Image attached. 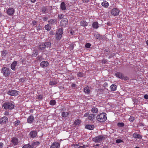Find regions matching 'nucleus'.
<instances>
[{"label": "nucleus", "mask_w": 148, "mask_h": 148, "mask_svg": "<svg viewBox=\"0 0 148 148\" xmlns=\"http://www.w3.org/2000/svg\"><path fill=\"white\" fill-rule=\"evenodd\" d=\"M106 138L107 135H100L95 137L92 139V140L95 143H99Z\"/></svg>", "instance_id": "nucleus-3"}, {"label": "nucleus", "mask_w": 148, "mask_h": 148, "mask_svg": "<svg viewBox=\"0 0 148 148\" xmlns=\"http://www.w3.org/2000/svg\"><path fill=\"white\" fill-rule=\"evenodd\" d=\"M34 147V143L31 145L27 144L24 145L22 148H33Z\"/></svg>", "instance_id": "nucleus-18"}, {"label": "nucleus", "mask_w": 148, "mask_h": 148, "mask_svg": "<svg viewBox=\"0 0 148 148\" xmlns=\"http://www.w3.org/2000/svg\"><path fill=\"white\" fill-rule=\"evenodd\" d=\"M32 2L34 3L36 1V0H30Z\"/></svg>", "instance_id": "nucleus-61"}, {"label": "nucleus", "mask_w": 148, "mask_h": 148, "mask_svg": "<svg viewBox=\"0 0 148 148\" xmlns=\"http://www.w3.org/2000/svg\"><path fill=\"white\" fill-rule=\"evenodd\" d=\"M45 48V46L44 44H42L40 45L38 49L40 50H44Z\"/></svg>", "instance_id": "nucleus-31"}, {"label": "nucleus", "mask_w": 148, "mask_h": 148, "mask_svg": "<svg viewBox=\"0 0 148 148\" xmlns=\"http://www.w3.org/2000/svg\"><path fill=\"white\" fill-rule=\"evenodd\" d=\"M91 111L94 113H97L98 112V110L97 108L96 107H93L91 109Z\"/></svg>", "instance_id": "nucleus-27"}, {"label": "nucleus", "mask_w": 148, "mask_h": 148, "mask_svg": "<svg viewBox=\"0 0 148 148\" xmlns=\"http://www.w3.org/2000/svg\"><path fill=\"white\" fill-rule=\"evenodd\" d=\"M40 144V143L39 142L37 141L35 142H34V144L36 145H38Z\"/></svg>", "instance_id": "nucleus-50"}, {"label": "nucleus", "mask_w": 148, "mask_h": 148, "mask_svg": "<svg viewBox=\"0 0 148 148\" xmlns=\"http://www.w3.org/2000/svg\"><path fill=\"white\" fill-rule=\"evenodd\" d=\"M33 55V56H36L38 55V52H37V51H34Z\"/></svg>", "instance_id": "nucleus-42"}, {"label": "nucleus", "mask_w": 148, "mask_h": 148, "mask_svg": "<svg viewBox=\"0 0 148 148\" xmlns=\"http://www.w3.org/2000/svg\"><path fill=\"white\" fill-rule=\"evenodd\" d=\"M77 75L78 76L80 77H82L83 76V74L81 72H79L78 73Z\"/></svg>", "instance_id": "nucleus-41"}, {"label": "nucleus", "mask_w": 148, "mask_h": 148, "mask_svg": "<svg viewBox=\"0 0 148 148\" xmlns=\"http://www.w3.org/2000/svg\"><path fill=\"white\" fill-rule=\"evenodd\" d=\"M124 125L123 123H117V125L119 127H123Z\"/></svg>", "instance_id": "nucleus-39"}, {"label": "nucleus", "mask_w": 148, "mask_h": 148, "mask_svg": "<svg viewBox=\"0 0 148 148\" xmlns=\"http://www.w3.org/2000/svg\"><path fill=\"white\" fill-rule=\"evenodd\" d=\"M29 135L32 138H35L37 135V132L35 131H32L30 132Z\"/></svg>", "instance_id": "nucleus-15"}, {"label": "nucleus", "mask_w": 148, "mask_h": 148, "mask_svg": "<svg viewBox=\"0 0 148 148\" xmlns=\"http://www.w3.org/2000/svg\"><path fill=\"white\" fill-rule=\"evenodd\" d=\"M45 29L47 31H49L51 29V27L49 24L45 25Z\"/></svg>", "instance_id": "nucleus-35"}, {"label": "nucleus", "mask_w": 148, "mask_h": 148, "mask_svg": "<svg viewBox=\"0 0 148 148\" xmlns=\"http://www.w3.org/2000/svg\"><path fill=\"white\" fill-rule=\"evenodd\" d=\"M81 123V121L79 119H77L75 121L73 125H74L75 126H78Z\"/></svg>", "instance_id": "nucleus-25"}, {"label": "nucleus", "mask_w": 148, "mask_h": 148, "mask_svg": "<svg viewBox=\"0 0 148 148\" xmlns=\"http://www.w3.org/2000/svg\"><path fill=\"white\" fill-rule=\"evenodd\" d=\"M93 27L95 29H97L99 27L98 23L97 22H95L92 24Z\"/></svg>", "instance_id": "nucleus-23"}, {"label": "nucleus", "mask_w": 148, "mask_h": 148, "mask_svg": "<svg viewBox=\"0 0 148 148\" xmlns=\"http://www.w3.org/2000/svg\"><path fill=\"white\" fill-rule=\"evenodd\" d=\"M17 64V62L16 61H14L11 65H16Z\"/></svg>", "instance_id": "nucleus-59"}, {"label": "nucleus", "mask_w": 148, "mask_h": 148, "mask_svg": "<svg viewBox=\"0 0 148 148\" xmlns=\"http://www.w3.org/2000/svg\"><path fill=\"white\" fill-rule=\"evenodd\" d=\"M47 10V9L46 7H45L42 8V12L44 13H46V11Z\"/></svg>", "instance_id": "nucleus-40"}, {"label": "nucleus", "mask_w": 148, "mask_h": 148, "mask_svg": "<svg viewBox=\"0 0 148 148\" xmlns=\"http://www.w3.org/2000/svg\"><path fill=\"white\" fill-rule=\"evenodd\" d=\"M108 52H109V50L108 49H106L104 51V53L106 54H108Z\"/></svg>", "instance_id": "nucleus-52"}, {"label": "nucleus", "mask_w": 148, "mask_h": 148, "mask_svg": "<svg viewBox=\"0 0 148 148\" xmlns=\"http://www.w3.org/2000/svg\"><path fill=\"white\" fill-rule=\"evenodd\" d=\"M120 12V10L117 8H114L112 9L111 11V14L113 16H118Z\"/></svg>", "instance_id": "nucleus-9"}, {"label": "nucleus", "mask_w": 148, "mask_h": 148, "mask_svg": "<svg viewBox=\"0 0 148 148\" xmlns=\"http://www.w3.org/2000/svg\"><path fill=\"white\" fill-rule=\"evenodd\" d=\"M64 17V15L63 14H60L58 15V18L59 19H61L63 18Z\"/></svg>", "instance_id": "nucleus-37"}, {"label": "nucleus", "mask_w": 148, "mask_h": 148, "mask_svg": "<svg viewBox=\"0 0 148 148\" xmlns=\"http://www.w3.org/2000/svg\"><path fill=\"white\" fill-rule=\"evenodd\" d=\"M86 147V145H83V146H80L79 147H81V148H85V147Z\"/></svg>", "instance_id": "nucleus-60"}, {"label": "nucleus", "mask_w": 148, "mask_h": 148, "mask_svg": "<svg viewBox=\"0 0 148 148\" xmlns=\"http://www.w3.org/2000/svg\"><path fill=\"white\" fill-rule=\"evenodd\" d=\"M8 119L6 116H4L0 119V124H4L6 123L8 121Z\"/></svg>", "instance_id": "nucleus-11"}, {"label": "nucleus", "mask_w": 148, "mask_h": 148, "mask_svg": "<svg viewBox=\"0 0 148 148\" xmlns=\"http://www.w3.org/2000/svg\"><path fill=\"white\" fill-rule=\"evenodd\" d=\"M58 82L57 81H51L49 82V84L52 86L55 85Z\"/></svg>", "instance_id": "nucleus-30"}, {"label": "nucleus", "mask_w": 148, "mask_h": 148, "mask_svg": "<svg viewBox=\"0 0 148 148\" xmlns=\"http://www.w3.org/2000/svg\"><path fill=\"white\" fill-rule=\"evenodd\" d=\"M14 12V10L12 8H9L7 11V13L9 15H12Z\"/></svg>", "instance_id": "nucleus-14"}, {"label": "nucleus", "mask_w": 148, "mask_h": 148, "mask_svg": "<svg viewBox=\"0 0 148 148\" xmlns=\"http://www.w3.org/2000/svg\"><path fill=\"white\" fill-rule=\"evenodd\" d=\"M38 98L40 99H41L43 98V96L41 95H38Z\"/></svg>", "instance_id": "nucleus-47"}, {"label": "nucleus", "mask_w": 148, "mask_h": 148, "mask_svg": "<svg viewBox=\"0 0 148 148\" xmlns=\"http://www.w3.org/2000/svg\"><path fill=\"white\" fill-rule=\"evenodd\" d=\"M79 146V145L77 144H75L74 145V146L77 147Z\"/></svg>", "instance_id": "nucleus-63"}, {"label": "nucleus", "mask_w": 148, "mask_h": 148, "mask_svg": "<svg viewBox=\"0 0 148 148\" xmlns=\"http://www.w3.org/2000/svg\"><path fill=\"white\" fill-rule=\"evenodd\" d=\"M63 34V30L62 29H60L57 32L56 35V38L57 40H60Z\"/></svg>", "instance_id": "nucleus-6"}, {"label": "nucleus", "mask_w": 148, "mask_h": 148, "mask_svg": "<svg viewBox=\"0 0 148 148\" xmlns=\"http://www.w3.org/2000/svg\"><path fill=\"white\" fill-rule=\"evenodd\" d=\"M98 37H99V38H101V36H100V35H98Z\"/></svg>", "instance_id": "nucleus-64"}, {"label": "nucleus", "mask_w": 148, "mask_h": 148, "mask_svg": "<svg viewBox=\"0 0 148 148\" xmlns=\"http://www.w3.org/2000/svg\"><path fill=\"white\" fill-rule=\"evenodd\" d=\"M123 142V141L121 139H117L116 141V142L117 143H119Z\"/></svg>", "instance_id": "nucleus-44"}, {"label": "nucleus", "mask_w": 148, "mask_h": 148, "mask_svg": "<svg viewBox=\"0 0 148 148\" xmlns=\"http://www.w3.org/2000/svg\"><path fill=\"white\" fill-rule=\"evenodd\" d=\"M11 142L10 144L11 146H13V145H16L18 143V140L17 138L13 137L12 138Z\"/></svg>", "instance_id": "nucleus-7"}, {"label": "nucleus", "mask_w": 148, "mask_h": 148, "mask_svg": "<svg viewBox=\"0 0 148 148\" xmlns=\"http://www.w3.org/2000/svg\"><path fill=\"white\" fill-rule=\"evenodd\" d=\"M97 120L100 122L105 121L107 119L106 114L105 113H102L97 115L96 117Z\"/></svg>", "instance_id": "nucleus-2"}, {"label": "nucleus", "mask_w": 148, "mask_h": 148, "mask_svg": "<svg viewBox=\"0 0 148 148\" xmlns=\"http://www.w3.org/2000/svg\"><path fill=\"white\" fill-rule=\"evenodd\" d=\"M44 44L45 46V48L51 46V43L49 42H46Z\"/></svg>", "instance_id": "nucleus-36"}, {"label": "nucleus", "mask_w": 148, "mask_h": 148, "mask_svg": "<svg viewBox=\"0 0 148 148\" xmlns=\"http://www.w3.org/2000/svg\"><path fill=\"white\" fill-rule=\"evenodd\" d=\"M91 88L87 86L84 88V91L86 94H89L91 92Z\"/></svg>", "instance_id": "nucleus-12"}, {"label": "nucleus", "mask_w": 148, "mask_h": 148, "mask_svg": "<svg viewBox=\"0 0 148 148\" xmlns=\"http://www.w3.org/2000/svg\"><path fill=\"white\" fill-rule=\"evenodd\" d=\"M3 144L2 143H0V148H3Z\"/></svg>", "instance_id": "nucleus-54"}, {"label": "nucleus", "mask_w": 148, "mask_h": 148, "mask_svg": "<svg viewBox=\"0 0 148 148\" xmlns=\"http://www.w3.org/2000/svg\"><path fill=\"white\" fill-rule=\"evenodd\" d=\"M71 86L72 87H74L76 86V85L75 84H73L71 85Z\"/></svg>", "instance_id": "nucleus-62"}, {"label": "nucleus", "mask_w": 148, "mask_h": 148, "mask_svg": "<svg viewBox=\"0 0 148 148\" xmlns=\"http://www.w3.org/2000/svg\"><path fill=\"white\" fill-rule=\"evenodd\" d=\"M117 86L115 84H112L110 86V88L111 91H115L116 89Z\"/></svg>", "instance_id": "nucleus-29"}, {"label": "nucleus", "mask_w": 148, "mask_h": 148, "mask_svg": "<svg viewBox=\"0 0 148 148\" xmlns=\"http://www.w3.org/2000/svg\"><path fill=\"white\" fill-rule=\"evenodd\" d=\"M89 114H89V113L88 112L86 113L84 115V117H88V116H89Z\"/></svg>", "instance_id": "nucleus-48"}, {"label": "nucleus", "mask_w": 148, "mask_h": 148, "mask_svg": "<svg viewBox=\"0 0 148 148\" xmlns=\"http://www.w3.org/2000/svg\"><path fill=\"white\" fill-rule=\"evenodd\" d=\"M133 137L135 138L141 139L142 136L139 134L136 133H134L133 134Z\"/></svg>", "instance_id": "nucleus-22"}, {"label": "nucleus", "mask_w": 148, "mask_h": 148, "mask_svg": "<svg viewBox=\"0 0 148 148\" xmlns=\"http://www.w3.org/2000/svg\"><path fill=\"white\" fill-rule=\"evenodd\" d=\"M69 114L68 112H63L62 113V116L63 117H66Z\"/></svg>", "instance_id": "nucleus-32"}, {"label": "nucleus", "mask_w": 148, "mask_h": 148, "mask_svg": "<svg viewBox=\"0 0 148 148\" xmlns=\"http://www.w3.org/2000/svg\"><path fill=\"white\" fill-rule=\"evenodd\" d=\"M91 45L89 43H87L85 45V47L87 48H89L90 47Z\"/></svg>", "instance_id": "nucleus-43"}, {"label": "nucleus", "mask_w": 148, "mask_h": 148, "mask_svg": "<svg viewBox=\"0 0 148 148\" xmlns=\"http://www.w3.org/2000/svg\"><path fill=\"white\" fill-rule=\"evenodd\" d=\"M4 115L5 116H7L9 115V112L7 110L6 111L4 112Z\"/></svg>", "instance_id": "nucleus-45"}, {"label": "nucleus", "mask_w": 148, "mask_h": 148, "mask_svg": "<svg viewBox=\"0 0 148 148\" xmlns=\"http://www.w3.org/2000/svg\"><path fill=\"white\" fill-rule=\"evenodd\" d=\"M60 8L62 10H66V4L64 2H63L61 3L60 5Z\"/></svg>", "instance_id": "nucleus-20"}, {"label": "nucleus", "mask_w": 148, "mask_h": 148, "mask_svg": "<svg viewBox=\"0 0 148 148\" xmlns=\"http://www.w3.org/2000/svg\"><path fill=\"white\" fill-rule=\"evenodd\" d=\"M34 119V117L32 115L30 116L27 119V122L28 123H31Z\"/></svg>", "instance_id": "nucleus-16"}, {"label": "nucleus", "mask_w": 148, "mask_h": 148, "mask_svg": "<svg viewBox=\"0 0 148 148\" xmlns=\"http://www.w3.org/2000/svg\"><path fill=\"white\" fill-rule=\"evenodd\" d=\"M2 70V73L4 76L7 77L9 75L10 72L9 69L4 67L3 68Z\"/></svg>", "instance_id": "nucleus-5"}, {"label": "nucleus", "mask_w": 148, "mask_h": 148, "mask_svg": "<svg viewBox=\"0 0 148 148\" xmlns=\"http://www.w3.org/2000/svg\"><path fill=\"white\" fill-rule=\"evenodd\" d=\"M117 36L119 38H121L122 37V36L121 33H118L117 34Z\"/></svg>", "instance_id": "nucleus-46"}, {"label": "nucleus", "mask_w": 148, "mask_h": 148, "mask_svg": "<svg viewBox=\"0 0 148 148\" xmlns=\"http://www.w3.org/2000/svg\"><path fill=\"white\" fill-rule=\"evenodd\" d=\"M101 5L105 8H108L109 6V3L107 1H103L101 3Z\"/></svg>", "instance_id": "nucleus-26"}, {"label": "nucleus", "mask_w": 148, "mask_h": 148, "mask_svg": "<svg viewBox=\"0 0 148 148\" xmlns=\"http://www.w3.org/2000/svg\"><path fill=\"white\" fill-rule=\"evenodd\" d=\"M32 24L33 25V26L36 25L37 24V22H33L32 23Z\"/></svg>", "instance_id": "nucleus-57"}, {"label": "nucleus", "mask_w": 148, "mask_h": 148, "mask_svg": "<svg viewBox=\"0 0 148 148\" xmlns=\"http://www.w3.org/2000/svg\"><path fill=\"white\" fill-rule=\"evenodd\" d=\"M37 59L38 60H39V61H41L42 59V57L41 56H38L37 58Z\"/></svg>", "instance_id": "nucleus-49"}, {"label": "nucleus", "mask_w": 148, "mask_h": 148, "mask_svg": "<svg viewBox=\"0 0 148 148\" xmlns=\"http://www.w3.org/2000/svg\"><path fill=\"white\" fill-rule=\"evenodd\" d=\"M95 115H96L94 114H90L88 117V119L92 121L95 119Z\"/></svg>", "instance_id": "nucleus-17"}, {"label": "nucleus", "mask_w": 148, "mask_h": 148, "mask_svg": "<svg viewBox=\"0 0 148 148\" xmlns=\"http://www.w3.org/2000/svg\"><path fill=\"white\" fill-rule=\"evenodd\" d=\"M144 98L145 99H148V95L146 94L144 95Z\"/></svg>", "instance_id": "nucleus-55"}, {"label": "nucleus", "mask_w": 148, "mask_h": 148, "mask_svg": "<svg viewBox=\"0 0 148 148\" xmlns=\"http://www.w3.org/2000/svg\"><path fill=\"white\" fill-rule=\"evenodd\" d=\"M115 75L116 77L119 78L121 79L125 80H127L128 79L127 77L124 76L121 73L117 72L116 73Z\"/></svg>", "instance_id": "nucleus-8"}, {"label": "nucleus", "mask_w": 148, "mask_h": 148, "mask_svg": "<svg viewBox=\"0 0 148 148\" xmlns=\"http://www.w3.org/2000/svg\"><path fill=\"white\" fill-rule=\"evenodd\" d=\"M60 143L57 142H54L51 145L50 148H59Z\"/></svg>", "instance_id": "nucleus-13"}, {"label": "nucleus", "mask_w": 148, "mask_h": 148, "mask_svg": "<svg viewBox=\"0 0 148 148\" xmlns=\"http://www.w3.org/2000/svg\"><path fill=\"white\" fill-rule=\"evenodd\" d=\"M8 52L6 50H3L1 51V56L2 58L5 56L6 54L8 53Z\"/></svg>", "instance_id": "nucleus-21"}, {"label": "nucleus", "mask_w": 148, "mask_h": 148, "mask_svg": "<svg viewBox=\"0 0 148 148\" xmlns=\"http://www.w3.org/2000/svg\"><path fill=\"white\" fill-rule=\"evenodd\" d=\"M2 107L5 110H12L14 107V103L13 104L11 102H5L4 103L2 106Z\"/></svg>", "instance_id": "nucleus-1"}, {"label": "nucleus", "mask_w": 148, "mask_h": 148, "mask_svg": "<svg viewBox=\"0 0 148 148\" xmlns=\"http://www.w3.org/2000/svg\"><path fill=\"white\" fill-rule=\"evenodd\" d=\"M20 123V121L19 120H17L14 122V124L15 126L17 127Z\"/></svg>", "instance_id": "nucleus-34"}, {"label": "nucleus", "mask_w": 148, "mask_h": 148, "mask_svg": "<svg viewBox=\"0 0 148 148\" xmlns=\"http://www.w3.org/2000/svg\"><path fill=\"white\" fill-rule=\"evenodd\" d=\"M80 24L82 26L85 27L88 25V23L86 21H82L80 22Z\"/></svg>", "instance_id": "nucleus-24"}, {"label": "nucleus", "mask_w": 148, "mask_h": 148, "mask_svg": "<svg viewBox=\"0 0 148 148\" xmlns=\"http://www.w3.org/2000/svg\"><path fill=\"white\" fill-rule=\"evenodd\" d=\"M49 64L48 62L44 61L42 62L40 64V65H47Z\"/></svg>", "instance_id": "nucleus-38"}, {"label": "nucleus", "mask_w": 148, "mask_h": 148, "mask_svg": "<svg viewBox=\"0 0 148 148\" xmlns=\"http://www.w3.org/2000/svg\"><path fill=\"white\" fill-rule=\"evenodd\" d=\"M19 92L15 90H10L8 91L7 94L10 96H15L18 95L19 94Z\"/></svg>", "instance_id": "nucleus-4"}, {"label": "nucleus", "mask_w": 148, "mask_h": 148, "mask_svg": "<svg viewBox=\"0 0 148 148\" xmlns=\"http://www.w3.org/2000/svg\"><path fill=\"white\" fill-rule=\"evenodd\" d=\"M43 20L44 21H47L48 19V18L46 17H44L43 18Z\"/></svg>", "instance_id": "nucleus-58"}, {"label": "nucleus", "mask_w": 148, "mask_h": 148, "mask_svg": "<svg viewBox=\"0 0 148 148\" xmlns=\"http://www.w3.org/2000/svg\"><path fill=\"white\" fill-rule=\"evenodd\" d=\"M16 65H11V68L13 70H14L15 69V66Z\"/></svg>", "instance_id": "nucleus-51"}, {"label": "nucleus", "mask_w": 148, "mask_h": 148, "mask_svg": "<svg viewBox=\"0 0 148 148\" xmlns=\"http://www.w3.org/2000/svg\"><path fill=\"white\" fill-rule=\"evenodd\" d=\"M56 102L54 100H52L50 102L49 104L53 106L56 104Z\"/></svg>", "instance_id": "nucleus-33"}, {"label": "nucleus", "mask_w": 148, "mask_h": 148, "mask_svg": "<svg viewBox=\"0 0 148 148\" xmlns=\"http://www.w3.org/2000/svg\"><path fill=\"white\" fill-rule=\"evenodd\" d=\"M129 119L130 121H133L134 120V118L133 117H130V118Z\"/></svg>", "instance_id": "nucleus-56"}, {"label": "nucleus", "mask_w": 148, "mask_h": 148, "mask_svg": "<svg viewBox=\"0 0 148 148\" xmlns=\"http://www.w3.org/2000/svg\"><path fill=\"white\" fill-rule=\"evenodd\" d=\"M68 24V20L66 18H64L61 21L60 23L61 26L64 27Z\"/></svg>", "instance_id": "nucleus-10"}, {"label": "nucleus", "mask_w": 148, "mask_h": 148, "mask_svg": "<svg viewBox=\"0 0 148 148\" xmlns=\"http://www.w3.org/2000/svg\"><path fill=\"white\" fill-rule=\"evenodd\" d=\"M82 1L84 3H87L89 2L90 0H82Z\"/></svg>", "instance_id": "nucleus-53"}, {"label": "nucleus", "mask_w": 148, "mask_h": 148, "mask_svg": "<svg viewBox=\"0 0 148 148\" xmlns=\"http://www.w3.org/2000/svg\"><path fill=\"white\" fill-rule=\"evenodd\" d=\"M94 128V126L93 125H88L86 126V128L90 130H92Z\"/></svg>", "instance_id": "nucleus-28"}, {"label": "nucleus", "mask_w": 148, "mask_h": 148, "mask_svg": "<svg viewBox=\"0 0 148 148\" xmlns=\"http://www.w3.org/2000/svg\"><path fill=\"white\" fill-rule=\"evenodd\" d=\"M49 23L51 24H54L57 23V21L55 19H52L49 21Z\"/></svg>", "instance_id": "nucleus-19"}]
</instances>
